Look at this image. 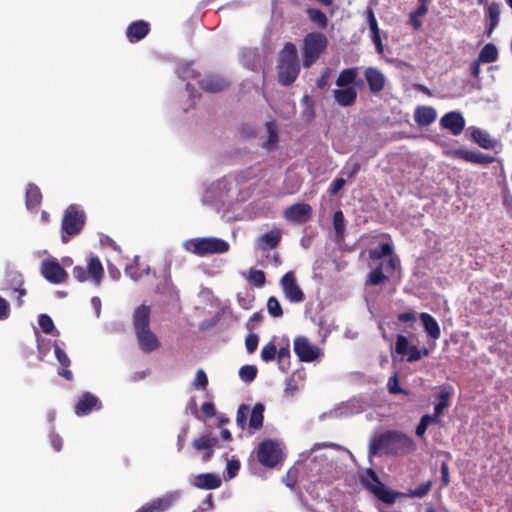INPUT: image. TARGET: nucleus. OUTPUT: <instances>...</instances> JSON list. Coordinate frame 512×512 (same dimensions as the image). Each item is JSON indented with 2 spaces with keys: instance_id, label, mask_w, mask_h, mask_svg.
Returning <instances> with one entry per match:
<instances>
[{
  "instance_id": "1",
  "label": "nucleus",
  "mask_w": 512,
  "mask_h": 512,
  "mask_svg": "<svg viewBox=\"0 0 512 512\" xmlns=\"http://www.w3.org/2000/svg\"><path fill=\"white\" fill-rule=\"evenodd\" d=\"M414 449L415 444L412 438L402 432L388 430L370 441L368 455L369 457L380 453L404 455L414 451Z\"/></svg>"
},
{
  "instance_id": "2",
  "label": "nucleus",
  "mask_w": 512,
  "mask_h": 512,
  "mask_svg": "<svg viewBox=\"0 0 512 512\" xmlns=\"http://www.w3.org/2000/svg\"><path fill=\"white\" fill-rule=\"evenodd\" d=\"M360 68L357 66L341 70L336 78L332 94L335 102L341 107H350L356 103L357 88H362L364 82L359 78Z\"/></svg>"
},
{
  "instance_id": "3",
  "label": "nucleus",
  "mask_w": 512,
  "mask_h": 512,
  "mask_svg": "<svg viewBox=\"0 0 512 512\" xmlns=\"http://www.w3.org/2000/svg\"><path fill=\"white\" fill-rule=\"evenodd\" d=\"M151 308L147 305L138 306L132 315V322L139 348L144 353H151L160 348L161 343L150 329Z\"/></svg>"
},
{
  "instance_id": "4",
  "label": "nucleus",
  "mask_w": 512,
  "mask_h": 512,
  "mask_svg": "<svg viewBox=\"0 0 512 512\" xmlns=\"http://www.w3.org/2000/svg\"><path fill=\"white\" fill-rule=\"evenodd\" d=\"M278 81L284 86H289L297 79L301 67L296 45L286 42L281 49L277 63Z\"/></svg>"
},
{
  "instance_id": "5",
  "label": "nucleus",
  "mask_w": 512,
  "mask_h": 512,
  "mask_svg": "<svg viewBox=\"0 0 512 512\" xmlns=\"http://www.w3.org/2000/svg\"><path fill=\"white\" fill-rule=\"evenodd\" d=\"M86 224V215L80 205L71 204L63 213L61 221V241L68 243L71 238L80 234Z\"/></svg>"
},
{
  "instance_id": "6",
  "label": "nucleus",
  "mask_w": 512,
  "mask_h": 512,
  "mask_svg": "<svg viewBox=\"0 0 512 512\" xmlns=\"http://www.w3.org/2000/svg\"><path fill=\"white\" fill-rule=\"evenodd\" d=\"M328 39L322 32L308 33L302 42L303 66L310 68L326 50Z\"/></svg>"
},
{
  "instance_id": "7",
  "label": "nucleus",
  "mask_w": 512,
  "mask_h": 512,
  "mask_svg": "<svg viewBox=\"0 0 512 512\" xmlns=\"http://www.w3.org/2000/svg\"><path fill=\"white\" fill-rule=\"evenodd\" d=\"M73 275L79 282L92 280L95 285H99L104 276V269L100 259L97 256H91L87 267L77 265L73 268Z\"/></svg>"
},
{
  "instance_id": "8",
  "label": "nucleus",
  "mask_w": 512,
  "mask_h": 512,
  "mask_svg": "<svg viewBox=\"0 0 512 512\" xmlns=\"http://www.w3.org/2000/svg\"><path fill=\"white\" fill-rule=\"evenodd\" d=\"M257 459L263 466L273 468L281 462L282 450L276 441L264 440L258 447Z\"/></svg>"
},
{
  "instance_id": "9",
  "label": "nucleus",
  "mask_w": 512,
  "mask_h": 512,
  "mask_svg": "<svg viewBox=\"0 0 512 512\" xmlns=\"http://www.w3.org/2000/svg\"><path fill=\"white\" fill-rule=\"evenodd\" d=\"M192 252L198 256L222 254L229 250V244L219 238H198L192 242Z\"/></svg>"
},
{
  "instance_id": "10",
  "label": "nucleus",
  "mask_w": 512,
  "mask_h": 512,
  "mask_svg": "<svg viewBox=\"0 0 512 512\" xmlns=\"http://www.w3.org/2000/svg\"><path fill=\"white\" fill-rule=\"evenodd\" d=\"M40 272L42 276L53 284L65 283L68 274L55 259H45L41 263Z\"/></svg>"
},
{
  "instance_id": "11",
  "label": "nucleus",
  "mask_w": 512,
  "mask_h": 512,
  "mask_svg": "<svg viewBox=\"0 0 512 512\" xmlns=\"http://www.w3.org/2000/svg\"><path fill=\"white\" fill-rule=\"evenodd\" d=\"M280 284L285 295V298L291 303H300L305 299V295L297 284L295 274L293 271H289L284 274L280 280Z\"/></svg>"
},
{
  "instance_id": "12",
  "label": "nucleus",
  "mask_w": 512,
  "mask_h": 512,
  "mask_svg": "<svg viewBox=\"0 0 512 512\" xmlns=\"http://www.w3.org/2000/svg\"><path fill=\"white\" fill-rule=\"evenodd\" d=\"M293 346L301 362H312L321 355V350L304 336L296 337Z\"/></svg>"
},
{
  "instance_id": "13",
  "label": "nucleus",
  "mask_w": 512,
  "mask_h": 512,
  "mask_svg": "<svg viewBox=\"0 0 512 512\" xmlns=\"http://www.w3.org/2000/svg\"><path fill=\"white\" fill-rule=\"evenodd\" d=\"M312 217V207L307 203H296L284 211V218L297 225L308 222Z\"/></svg>"
},
{
  "instance_id": "14",
  "label": "nucleus",
  "mask_w": 512,
  "mask_h": 512,
  "mask_svg": "<svg viewBox=\"0 0 512 512\" xmlns=\"http://www.w3.org/2000/svg\"><path fill=\"white\" fill-rule=\"evenodd\" d=\"M364 78L372 94L378 95L384 90L386 77L380 69L372 66L367 67L364 70Z\"/></svg>"
},
{
  "instance_id": "15",
  "label": "nucleus",
  "mask_w": 512,
  "mask_h": 512,
  "mask_svg": "<svg viewBox=\"0 0 512 512\" xmlns=\"http://www.w3.org/2000/svg\"><path fill=\"white\" fill-rule=\"evenodd\" d=\"M102 405L98 397L90 392L83 393L75 405V414L79 417L90 414L93 410L101 409Z\"/></svg>"
},
{
  "instance_id": "16",
  "label": "nucleus",
  "mask_w": 512,
  "mask_h": 512,
  "mask_svg": "<svg viewBox=\"0 0 512 512\" xmlns=\"http://www.w3.org/2000/svg\"><path fill=\"white\" fill-rule=\"evenodd\" d=\"M440 125L442 128L449 130L453 135L457 136L464 130L465 119L460 112L451 111L440 119Z\"/></svg>"
},
{
  "instance_id": "17",
  "label": "nucleus",
  "mask_w": 512,
  "mask_h": 512,
  "mask_svg": "<svg viewBox=\"0 0 512 512\" xmlns=\"http://www.w3.org/2000/svg\"><path fill=\"white\" fill-rule=\"evenodd\" d=\"M189 483L198 489L214 490L221 486V478L213 473H201L190 478Z\"/></svg>"
},
{
  "instance_id": "18",
  "label": "nucleus",
  "mask_w": 512,
  "mask_h": 512,
  "mask_svg": "<svg viewBox=\"0 0 512 512\" xmlns=\"http://www.w3.org/2000/svg\"><path fill=\"white\" fill-rule=\"evenodd\" d=\"M453 154L456 158L462 159L466 162H470L473 164L489 165L495 161V158L493 156H490L479 151L458 149L455 150Z\"/></svg>"
},
{
  "instance_id": "19",
  "label": "nucleus",
  "mask_w": 512,
  "mask_h": 512,
  "mask_svg": "<svg viewBox=\"0 0 512 512\" xmlns=\"http://www.w3.org/2000/svg\"><path fill=\"white\" fill-rule=\"evenodd\" d=\"M201 90L209 93H218L229 87V82L219 75H208L199 81Z\"/></svg>"
},
{
  "instance_id": "20",
  "label": "nucleus",
  "mask_w": 512,
  "mask_h": 512,
  "mask_svg": "<svg viewBox=\"0 0 512 512\" xmlns=\"http://www.w3.org/2000/svg\"><path fill=\"white\" fill-rule=\"evenodd\" d=\"M150 32V25L144 20L132 22L126 30V36L131 43L139 42Z\"/></svg>"
},
{
  "instance_id": "21",
  "label": "nucleus",
  "mask_w": 512,
  "mask_h": 512,
  "mask_svg": "<svg viewBox=\"0 0 512 512\" xmlns=\"http://www.w3.org/2000/svg\"><path fill=\"white\" fill-rule=\"evenodd\" d=\"M178 499V494L176 492L166 493L165 495L153 499L148 502L149 512H165L170 509L176 500Z\"/></svg>"
},
{
  "instance_id": "22",
  "label": "nucleus",
  "mask_w": 512,
  "mask_h": 512,
  "mask_svg": "<svg viewBox=\"0 0 512 512\" xmlns=\"http://www.w3.org/2000/svg\"><path fill=\"white\" fill-rule=\"evenodd\" d=\"M365 485L383 503L392 505L396 502L398 493L387 488L383 483H379V485Z\"/></svg>"
},
{
  "instance_id": "23",
  "label": "nucleus",
  "mask_w": 512,
  "mask_h": 512,
  "mask_svg": "<svg viewBox=\"0 0 512 512\" xmlns=\"http://www.w3.org/2000/svg\"><path fill=\"white\" fill-rule=\"evenodd\" d=\"M436 110L431 106H419L414 113L415 122L422 127L428 126L436 120Z\"/></svg>"
},
{
  "instance_id": "24",
  "label": "nucleus",
  "mask_w": 512,
  "mask_h": 512,
  "mask_svg": "<svg viewBox=\"0 0 512 512\" xmlns=\"http://www.w3.org/2000/svg\"><path fill=\"white\" fill-rule=\"evenodd\" d=\"M420 319L427 335L433 340H438L441 336V330L435 318L430 314L423 312L420 314Z\"/></svg>"
},
{
  "instance_id": "25",
  "label": "nucleus",
  "mask_w": 512,
  "mask_h": 512,
  "mask_svg": "<svg viewBox=\"0 0 512 512\" xmlns=\"http://www.w3.org/2000/svg\"><path fill=\"white\" fill-rule=\"evenodd\" d=\"M281 241V235L278 230H271L258 238V247L262 251L276 248Z\"/></svg>"
},
{
  "instance_id": "26",
  "label": "nucleus",
  "mask_w": 512,
  "mask_h": 512,
  "mask_svg": "<svg viewBox=\"0 0 512 512\" xmlns=\"http://www.w3.org/2000/svg\"><path fill=\"white\" fill-rule=\"evenodd\" d=\"M265 407L262 403H256L252 410H250V417L248 427L251 431L255 432L260 430L263 426Z\"/></svg>"
},
{
  "instance_id": "27",
  "label": "nucleus",
  "mask_w": 512,
  "mask_h": 512,
  "mask_svg": "<svg viewBox=\"0 0 512 512\" xmlns=\"http://www.w3.org/2000/svg\"><path fill=\"white\" fill-rule=\"evenodd\" d=\"M42 201V193L40 188L30 183L26 189V206L28 209H36Z\"/></svg>"
},
{
  "instance_id": "28",
  "label": "nucleus",
  "mask_w": 512,
  "mask_h": 512,
  "mask_svg": "<svg viewBox=\"0 0 512 512\" xmlns=\"http://www.w3.org/2000/svg\"><path fill=\"white\" fill-rule=\"evenodd\" d=\"M472 139L484 149H493L496 141L493 140L490 135L479 128H475L471 133Z\"/></svg>"
},
{
  "instance_id": "29",
  "label": "nucleus",
  "mask_w": 512,
  "mask_h": 512,
  "mask_svg": "<svg viewBox=\"0 0 512 512\" xmlns=\"http://www.w3.org/2000/svg\"><path fill=\"white\" fill-rule=\"evenodd\" d=\"M486 16L489 19V27L487 34L490 35L499 24L500 5L496 2L490 3L486 8Z\"/></svg>"
},
{
  "instance_id": "30",
  "label": "nucleus",
  "mask_w": 512,
  "mask_h": 512,
  "mask_svg": "<svg viewBox=\"0 0 512 512\" xmlns=\"http://www.w3.org/2000/svg\"><path fill=\"white\" fill-rule=\"evenodd\" d=\"M498 58V50L492 43L485 44L479 52L478 62L492 63Z\"/></svg>"
},
{
  "instance_id": "31",
  "label": "nucleus",
  "mask_w": 512,
  "mask_h": 512,
  "mask_svg": "<svg viewBox=\"0 0 512 512\" xmlns=\"http://www.w3.org/2000/svg\"><path fill=\"white\" fill-rule=\"evenodd\" d=\"M383 263H380L375 269H373L367 276L365 285H380L388 280V276L383 272Z\"/></svg>"
},
{
  "instance_id": "32",
  "label": "nucleus",
  "mask_w": 512,
  "mask_h": 512,
  "mask_svg": "<svg viewBox=\"0 0 512 512\" xmlns=\"http://www.w3.org/2000/svg\"><path fill=\"white\" fill-rule=\"evenodd\" d=\"M306 14L309 20L317 27L325 29L328 25V18L326 14L318 8H308Z\"/></svg>"
},
{
  "instance_id": "33",
  "label": "nucleus",
  "mask_w": 512,
  "mask_h": 512,
  "mask_svg": "<svg viewBox=\"0 0 512 512\" xmlns=\"http://www.w3.org/2000/svg\"><path fill=\"white\" fill-rule=\"evenodd\" d=\"M393 254V247L389 243H382L378 248L371 249L369 251V258L373 261L379 260L386 256H391Z\"/></svg>"
},
{
  "instance_id": "34",
  "label": "nucleus",
  "mask_w": 512,
  "mask_h": 512,
  "mask_svg": "<svg viewBox=\"0 0 512 512\" xmlns=\"http://www.w3.org/2000/svg\"><path fill=\"white\" fill-rule=\"evenodd\" d=\"M333 226L335 235L338 239H342L344 237L345 232V218L344 214L341 210H338L333 215Z\"/></svg>"
},
{
  "instance_id": "35",
  "label": "nucleus",
  "mask_w": 512,
  "mask_h": 512,
  "mask_svg": "<svg viewBox=\"0 0 512 512\" xmlns=\"http://www.w3.org/2000/svg\"><path fill=\"white\" fill-rule=\"evenodd\" d=\"M450 392L442 391L437 396V403L434 407V417L437 419L442 412L449 406Z\"/></svg>"
},
{
  "instance_id": "36",
  "label": "nucleus",
  "mask_w": 512,
  "mask_h": 512,
  "mask_svg": "<svg viewBox=\"0 0 512 512\" xmlns=\"http://www.w3.org/2000/svg\"><path fill=\"white\" fill-rule=\"evenodd\" d=\"M218 443L216 437L202 436L193 441V447L198 450H207L208 448L215 447Z\"/></svg>"
},
{
  "instance_id": "37",
  "label": "nucleus",
  "mask_w": 512,
  "mask_h": 512,
  "mask_svg": "<svg viewBox=\"0 0 512 512\" xmlns=\"http://www.w3.org/2000/svg\"><path fill=\"white\" fill-rule=\"evenodd\" d=\"M7 289H11L13 291L19 290L21 286H24V279L21 273L19 272H10L7 274L6 279Z\"/></svg>"
},
{
  "instance_id": "38",
  "label": "nucleus",
  "mask_w": 512,
  "mask_h": 512,
  "mask_svg": "<svg viewBox=\"0 0 512 512\" xmlns=\"http://www.w3.org/2000/svg\"><path fill=\"white\" fill-rule=\"evenodd\" d=\"M248 281L256 287H262L266 283V276L262 270L251 268L249 270Z\"/></svg>"
},
{
  "instance_id": "39",
  "label": "nucleus",
  "mask_w": 512,
  "mask_h": 512,
  "mask_svg": "<svg viewBox=\"0 0 512 512\" xmlns=\"http://www.w3.org/2000/svg\"><path fill=\"white\" fill-rule=\"evenodd\" d=\"M257 368L254 365H244L239 370V376L246 383L252 382L257 376Z\"/></svg>"
},
{
  "instance_id": "40",
  "label": "nucleus",
  "mask_w": 512,
  "mask_h": 512,
  "mask_svg": "<svg viewBox=\"0 0 512 512\" xmlns=\"http://www.w3.org/2000/svg\"><path fill=\"white\" fill-rule=\"evenodd\" d=\"M268 313L274 318H280L283 316V309L278 299L274 296L268 298L267 301Z\"/></svg>"
},
{
  "instance_id": "41",
  "label": "nucleus",
  "mask_w": 512,
  "mask_h": 512,
  "mask_svg": "<svg viewBox=\"0 0 512 512\" xmlns=\"http://www.w3.org/2000/svg\"><path fill=\"white\" fill-rule=\"evenodd\" d=\"M277 347L274 342L270 341L266 345L263 346L261 350V359L268 363L273 361L276 358Z\"/></svg>"
},
{
  "instance_id": "42",
  "label": "nucleus",
  "mask_w": 512,
  "mask_h": 512,
  "mask_svg": "<svg viewBox=\"0 0 512 512\" xmlns=\"http://www.w3.org/2000/svg\"><path fill=\"white\" fill-rule=\"evenodd\" d=\"M431 487H432V482L427 481V482L419 485L415 489H410L407 493V496L412 497V498H422L429 493V491L431 490Z\"/></svg>"
},
{
  "instance_id": "43",
  "label": "nucleus",
  "mask_w": 512,
  "mask_h": 512,
  "mask_svg": "<svg viewBox=\"0 0 512 512\" xmlns=\"http://www.w3.org/2000/svg\"><path fill=\"white\" fill-rule=\"evenodd\" d=\"M435 421H436V418L432 415L426 414V415L422 416V418L420 419V422L418 423L416 430H415L416 435L420 438H423L425 435V432L428 428V425L431 422H435Z\"/></svg>"
},
{
  "instance_id": "44",
  "label": "nucleus",
  "mask_w": 512,
  "mask_h": 512,
  "mask_svg": "<svg viewBox=\"0 0 512 512\" xmlns=\"http://www.w3.org/2000/svg\"><path fill=\"white\" fill-rule=\"evenodd\" d=\"M38 324L45 334H52L55 330L54 322L47 314L39 315Z\"/></svg>"
},
{
  "instance_id": "45",
  "label": "nucleus",
  "mask_w": 512,
  "mask_h": 512,
  "mask_svg": "<svg viewBox=\"0 0 512 512\" xmlns=\"http://www.w3.org/2000/svg\"><path fill=\"white\" fill-rule=\"evenodd\" d=\"M249 414H250V407L246 404L240 405V407L238 408V411H237V415H236V422H237V425L241 429H245V427L247 425V417Z\"/></svg>"
},
{
  "instance_id": "46",
  "label": "nucleus",
  "mask_w": 512,
  "mask_h": 512,
  "mask_svg": "<svg viewBox=\"0 0 512 512\" xmlns=\"http://www.w3.org/2000/svg\"><path fill=\"white\" fill-rule=\"evenodd\" d=\"M276 357H277L280 369L285 370L286 364L289 365V358H290L289 345L283 346L280 349H277Z\"/></svg>"
},
{
  "instance_id": "47",
  "label": "nucleus",
  "mask_w": 512,
  "mask_h": 512,
  "mask_svg": "<svg viewBox=\"0 0 512 512\" xmlns=\"http://www.w3.org/2000/svg\"><path fill=\"white\" fill-rule=\"evenodd\" d=\"M409 347L410 345L407 337L401 334L397 335L395 343V352L398 355L405 356L408 353Z\"/></svg>"
},
{
  "instance_id": "48",
  "label": "nucleus",
  "mask_w": 512,
  "mask_h": 512,
  "mask_svg": "<svg viewBox=\"0 0 512 512\" xmlns=\"http://www.w3.org/2000/svg\"><path fill=\"white\" fill-rule=\"evenodd\" d=\"M265 127H266V131L268 133V139L265 144V147L270 148L277 143L278 134H277V131H276V128H275V125L273 122H267L265 124Z\"/></svg>"
},
{
  "instance_id": "49",
  "label": "nucleus",
  "mask_w": 512,
  "mask_h": 512,
  "mask_svg": "<svg viewBox=\"0 0 512 512\" xmlns=\"http://www.w3.org/2000/svg\"><path fill=\"white\" fill-rule=\"evenodd\" d=\"M54 353L55 357L63 367L68 368L70 366L71 361L68 355L57 343L54 344Z\"/></svg>"
},
{
  "instance_id": "50",
  "label": "nucleus",
  "mask_w": 512,
  "mask_h": 512,
  "mask_svg": "<svg viewBox=\"0 0 512 512\" xmlns=\"http://www.w3.org/2000/svg\"><path fill=\"white\" fill-rule=\"evenodd\" d=\"M193 384L197 389H205L207 387L208 377L203 369L197 370Z\"/></svg>"
},
{
  "instance_id": "51",
  "label": "nucleus",
  "mask_w": 512,
  "mask_h": 512,
  "mask_svg": "<svg viewBox=\"0 0 512 512\" xmlns=\"http://www.w3.org/2000/svg\"><path fill=\"white\" fill-rule=\"evenodd\" d=\"M387 386L391 394L407 393L400 387L396 373L389 378Z\"/></svg>"
},
{
  "instance_id": "52",
  "label": "nucleus",
  "mask_w": 512,
  "mask_h": 512,
  "mask_svg": "<svg viewBox=\"0 0 512 512\" xmlns=\"http://www.w3.org/2000/svg\"><path fill=\"white\" fill-rule=\"evenodd\" d=\"M259 338L257 334L251 333L245 339V346L248 353H253L256 351L258 346Z\"/></svg>"
},
{
  "instance_id": "53",
  "label": "nucleus",
  "mask_w": 512,
  "mask_h": 512,
  "mask_svg": "<svg viewBox=\"0 0 512 512\" xmlns=\"http://www.w3.org/2000/svg\"><path fill=\"white\" fill-rule=\"evenodd\" d=\"M11 313L9 302L0 296V321H4L9 318Z\"/></svg>"
},
{
  "instance_id": "54",
  "label": "nucleus",
  "mask_w": 512,
  "mask_h": 512,
  "mask_svg": "<svg viewBox=\"0 0 512 512\" xmlns=\"http://www.w3.org/2000/svg\"><path fill=\"white\" fill-rule=\"evenodd\" d=\"M405 356H407L408 362H415L422 358V352L416 346L412 345L409 347L408 353Z\"/></svg>"
},
{
  "instance_id": "55",
  "label": "nucleus",
  "mask_w": 512,
  "mask_h": 512,
  "mask_svg": "<svg viewBox=\"0 0 512 512\" xmlns=\"http://www.w3.org/2000/svg\"><path fill=\"white\" fill-rule=\"evenodd\" d=\"M50 443L56 452H60L63 448V439L59 434L52 432L49 436Z\"/></svg>"
},
{
  "instance_id": "56",
  "label": "nucleus",
  "mask_w": 512,
  "mask_h": 512,
  "mask_svg": "<svg viewBox=\"0 0 512 512\" xmlns=\"http://www.w3.org/2000/svg\"><path fill=\"white\" fill-rule=\"evenodd\" d=\"M366 14H367V21H368V25H369L371 33L375 32V31H379L380 29L378 27V23H377V20L375 18L372 8H367Z\"/></svg>"
},
{
  "instance_id": "57",
  "label": "nucleus",
  "mask_w": 512,
  "mask_h": 512,
  "mask_svg": "<svg viewBox=\"0 0 512 512\" xmlns=\"http://www.w3.org/2000/svg\"><path fill=\"white\" fill-rule=\"evenodd\" d=\"M240 469V463L237 460H229L227 462L226 470L229 478H233L236 476Z\"/></svg>"
},
{
  "instance_id": "58",
  "label": "nucleus",
  "mask_w": 512,
  "mask_h": 512,
  "mask_svg": "<svg viewBox=\"0 0 512 512\" xmlns=\"http://www.w3.org/2000/svg\"><path fill=\"white\" fill-rule=\"evenodd\" d=\"M442 486L447 487L450 484L449 466L446 462L441 463L440 467Z\"/></svg>"
},
{
  "instance_id": "59",
  "label": "nucleus",
  "mask_w": 512,
  "mask_h": 512,
  "mask_svg": "<svg viewBox=\"0 0 512 512\" xmlns=\"http://www.w3.org/2000/svg\"><path fill=\"white\" fill-rule=\"evenodd\" d=\"M346 181L343 178H335L329 187L331 195L337 194L345 185Z\"/></svg>"
},
{
  "instance_id": "60",
  "label": "nucleus",
  "mask_w": 512,
  "mask_h": 512,
  "mask_svg": "<svg viewBox=\"0 0 512 512\" xmlns=\"http://www.w3.org/2000/svg\"><path fill=\"white\" fill-rule=\"evenodd\" d=\"M399 268H400L399 259L396 256L391 255L386 263V271L388 273H393L394 271H396Z\"/></svg>"
},
{
  "instance_id": "61",
  "label": "nucleus",
  "mask_w": 512,
  "mask_h": 512,
  "mask_svg": "<svg viewBox=\"0 0 512 512\" xmlns=\"http://www.w3.org/2000/svg\"><path fill=\"white\" fill-rule=\"evenodd\" d=\"M330 69L327 68L322 74L321 76L317 79L316 81V85L319 89H324L328 86V78L330 76Z\"/></svg>"
},
{
  "instance_id": "62",
  "label": "nucleus",
  "mask_w": 512,
  "mask_h": 512,
  "mask_svg": "<svg viewBox=\"0 0 512 512\" xmlns=\"http://www.w3.org/2000/svg\"><path fill=\"white\" fill-rule=\"evenodd\" d=\"M201 411L207 418H212L215 415V406L211 402H204L201 405Z\"/></svg>"
},
{
  "instance_id": "63",
  "label": "nucleus",
  "mask_w": 512,
  "mask_h": 512,
  "mask_svg": "<svg viewBox=\"0 0 512 512\" xmlns=\"http://www.w3.org/2000/svg\"><path fill=\"white\" fill-rule=\"evenodd\" d=\"M398 320L402 323L415 322L416 315L413 311H407L398 315Z\"/></svg>"
},
{
  "instance_id": "64",
  "label": "nucleus",
  "mask_w": 512,
  "mask_h": 512,
  "mask_svg": "<svg viewBox=\"0 0 512 512\" xmlns=\"http://www.w3.org/2000/svg\"><path fill=\"white\" fill-rule=\"evenodd\" d=\"M372 41L375 44L376 51L378 53H383V44L380 36V30L372 32Z\"/></svg>"
}]
</instances>
